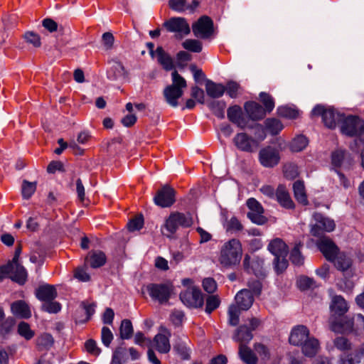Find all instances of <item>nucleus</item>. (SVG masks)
Masks as SVG:
<instances>
[{
  "mask_svg": "<svg viewBox=\"0 0 364 364\" xmlns=\"http://www.w3.org/2000/svg\"><path fill=\"white\" fill-rule=\"evenodd\" d=\"M22 252V246L18 244L14 252L12 260H9L6 264L0 266V282L4 278H9L12 281L23 285L27 280V272L23 266L19 264V257Z\"/></svg>",
  "mask_w": 364,
  "mask_h": 364,
  "instance_id": "nucleus-1",
  "label": "nucleus"
},
{
  "mask_svg": "<svg viewBox=\"0 0 364 364\" xmlns=\"http://www.w3.org/2000/svg\"><path fill=\"white\" fill-rule=\"evenodd\" d=\"M242 255V245L237 239L225 242L220 250L219 261L225 267L239 264Z\"/></svg>",
  "mask_w": 364,
  "mask_h": 364,
  "instance_id": "nucleus-2",
  "label": "nucleus"
},
{
  "mask_svg": "<svg viewBox=\"0 0 364 364\" xmlns=\"http://www.w3.org/2000/svg\"><path fill=\"white\" fill-rule=\"evenodd\" d=\"M172 84L166 86L163 92L166 102L173 107L178 105V100L183 94V89L187 87L186 80L176 70L171 73Z\"/></svg>",
  "mask_w": 364,
  "mask_h": 364,
  "instance_id": "nucleus-3",
  "label": "nucleus"
},
{
  "mask_svg": "<svg viewBox=\"0 0 364 364\" xmlns=\"http://www.w3.org/2000/svg\"><path fill=\"white\" fill-rule=\"evenodd\" d=\"M193 218L189 213L179 212L171 213L162 226V233L168 237H171L179 226L188 228L193 224Z\"/></svg>",
  "mask_w": 364,
  "mask_h": 364,
  "instance_id": "nucleus-4",
  "label": "nucleus"
},
{
  "mask_svg": "<svg viewBox=\"0 0 364 364\" xmlns=\"http://www.w3.org/2000/svg\"><path fill=\"white\" fill-rule=\"evenodd\" d=\"M341 130L348 136H358L360 141L364 143V121L358 117L349 115L342 116Z\"/></svg>",
  "mask_w": 364,
  "mask_h": 364,
  "instance_id": "nucleus-5",
  "label": "nucleus"
},
{
  "mask_svg": "<svg viewBox=\"0 0 364 364\" xmlns=\"http://www.w3.org/2000/svg\"><path fill=\"white\" fill-rule=\"evenodd\" d=\"M146 289L153 300L164 304L170 299L172 286L168 284L151 283L146 286Z\"/></svg>",
  "mask_w": 364,
  "mask_h": 364,
  "instance_id": "nucleus-6",
  "label": "nucleus"
},
{
  "mask_svg": "<svg viewBox=\"0 0 364 364\" xmlns=\"http://www.w3.org/2000/svg\"><path fill=\"white\" fill-rule=\"evenodd\" d=\"M311 115L314 117L321 116L326 127L333 129L336 123L341 121L342 116L335 112L333 108L326 109L322 105H316L311 111Z\"/></svg>",
  "mask_w": 364,
  "mask_h": 364,
  "instance_id": "nucleus-7",
  "label": "nucleus"
},
{
  "mask_svg": "<svg viewBox=\"0 0 364 364\" xmlns=\"http://www.w3.org/2000/svg\"><path fill=\"white\" fill-rule=\"evenodd\" d=\"M180 299L187 306L191 308H200L204 303L201 291L192 287L180 294Z\"/></svg>",
  "mask_w": 364,
  "mask_h": 364,
  "instance_id": "nucleus-8",
  "label": "nucleus"
},
{
  "mask_svg": "<svg viewBox=\"0 0 364 364\" xmlns=\"http://www.w3.org/2000/svg\"><path fill=\"white\" fill-rule=\"evenodd\" d=\"M195 36L208 38L214 33L213 21L208 16H202L192 25Z\"/></svg>",
  "mask_w": 364,
  "mask_h": 364,
  "instance_id": "nucleus-9",
  "label": "nucleus"
},
{
  "mask_svg": "<svg viewBox=\"0 0 364 364\" xmlns=\"http://www.w3.org/2000/svg\"><path fill=\"white\" fill-rule=\"evenodd\" d=\"M232 141L237 149L247 153H253L259 147L258 141L245 132L237 133Z\"/></svg>",
  "mask_w": 364,
  "mask_h": 364,
  "instance_id": "nucleus-10",
  "label": "nucleus"
},
{
  "mask_svg": "<svg viewBox=\"0 0 364 364\" xmlns=\"http://www.w3.org/2000/svg\"><path fill=\"white\" fill-rule=\"evenodd\" d=\"M163 26L168 32L177 33L180 38L191 33L189 24L183 17H172L164 22Z\"/></svg>",
  "mask_w": 364,
  "mask_h": 364,
  "instance_id": "nucleus-11",
  "label": "nucleus"
},
{
  "mask_svg": "<svg viewBox=\"0 0 364 364\" xmlns=\"http://www.w3.org/2000/svg\"><path fill=\"white\" fill-rule=\"evenodd\" d=\"M176 192L168 185L159 189L154 198V203L161 208L171 207L176 201Z\"/></svg>",
  "mask_w": 364,
  "mask_h": 364,
  "instance_id": "nucleus-12",
  "label": "nucleus"
},
{
  "mask_svg": "<svg viewBox=\"0 0 364 364\" xmlns=\"http://www.w3.org/2000/svg\"><path fill=\"white\" fill-rule=\"evenodd\" d=\"M279 151L271 146L262 149L259 152V161L264 167L272 168L279 164Z\"/></svg>",
  "mask_w": 364,
  "mask_h": 364,
  "instance_id": "nucleus-13",
  "label": "nucleus"
},
{
  "mask_svg": "<svg viewBox=\"0 0 364 364\" xmlns=\"http://www.w3.org/2000/svg\"><path fill=\"white\" fill-rule=\"evenodd\" d=\"M317 246L328 261H333V258L338 252V249L336 245L327 237L320 239L317 242Z\"/></svg>",
  "mask_w": 364,
  "mask_h": 364,
  "instance_id": "nucleus-14",
  "label": "nucleus"
},
{
  "mask_svg": "<svg viewBox=\"0 0 364 364\" xmlns=\"http://www.w3.org/2000/svg\"><path fill=\"white\" fill-rule=\"evenodd\" d=\"M244 109L249 119L252 121L261 120L267 114L263 107L256 102L250 101L245 102Z\"/></svg>",
  "mask_w": 364,
  "mask_h": 364,
  "instance_id": "nucleus-15",
  "label": "nucleus"
},
{
  "mask_svg": "<svg viewBox=\"0 0 364 364\" xmlns=\"http://www.w3.org/2000/svg\"><path fill=\"white\" fill-rule=\"evenodd\" d=\"M309 337L310 333L307 327L300 325L292 329L289 341L291 345L300 346Z\"/></svg>",
  "mask_w": 364,
  "mask_h": 364,
  "instance_id": "nucleus-16",
  "label": "nucleus"
},
{
  "mask_svg": "<svg viewBox=\"0 0 364 364\" xmlns=\"http://www.w3.org/2000/svg\"><path fill=\"white\" fill-rule=\"evenodd\" d=\"M330 329L338 333H349L353 332V321L351 318H343L340 320H331Z\"/></svg>",
  "mask_w": 364,
  "mask_h": 364,
  "instance_id": "nucleus-17",
  "label": "nucleus"
},
{
  "mask_svg": "<svg viewBox=\"0 0 364 364\" xmlns=\"http://www.w3.org/2000/svg\"><path fill=\"white\" fill-rule=\"evenodd\" d=\"M235 304L242 311L248 310L254 302V296L251 291L247 289L240 290L235 296Z\"/></svg>",
  "mask_w": 364,
  "mask_h": 364,
  "instance_id": "nucleus-18",
  "label": "nucleus"
},
{
  "mask_svg": "<svg viewBox=\"0 0 364 364\" xmlns=\"http://www.w3.org/2000/svg\"><path fill=\"white\" fill-rule=\"evenodd\" d=\"M12 314L20 318H28L31 316V311L28 304L23 300H18L11 304Z\"/></svg>",
  "mask_w": 364,
  "mask_h": 364,
  "instance_id": "nucleus-19",
  "label": "nucleus"
},
{
  "mask_svg": "<svg viewBox=\"0 0 364 364\" xmlns=\"http://www.w3.org/2000/svg\"><path fill=\"white\" fill-rule=\"evenodd\" d=\"M166 334L158 333L154 338V347L161 353H167L171 350L169 337L171 333L165 329Z\"/></svg>",
  "mask_w": 364,
  "mask_h": 364,
  "instance_id": "nucleus-20",
  "label": "nucleus"
},
{
  "mask_svg": "<svg viewBox=\"0 0 364 364\" xmlns=\"http://www.w3.org/2000/svg\"><path fill=\"white\" fill-rule=\"evenodd\" d=\"M278 203L284 208L293 209L294 203L291 200L290 195L284 185H279L275 193Z\"/></svg>",
  "mask_w": 364,
  "mask_h": 364,
  "instance_id": "nucleus-21",
  "label": "nucleus"
},
{
  "mask_svg": "<svg viewBox=\"0 0 364 364\" xmlns=\"http://www.w3.org/2000/svg\"><path fill=\"white\" fill-rule=\"evenodd\" d=\"M36 296L41 301H50L57 296V291L53 286L45 284L36 289Z\"/></svg>",
  "mask_w": 364,
  "mask_h": 364,
  "instance_id": "nucleus-22",
  "label": "nucleus"
},
{
  "mask_svg": "<svg viewBox=\"0 0 364 364\" xmlns=\"http://www.w3.org/2000/svg\"><path fill=\"white\" fill-rule=\"evenodd\" d=\"M238 355L245 364H257L258 362L256 354L246 344H240Z\"/></svg>",
  "mask_w": 364,
  "mask_h": 364,
  "instance_id": "nucleus-23",
  "label": "nucleus"
},
{
  "mask_svg": "<svg viewBox=\"0 0 364 364\" xmlns=\"http://www.w3.org/2000/svg\"><path fill=\"white\" fill-rule=\"evenodd\" d=\"M302 353L309 358L316 355L319 349V342L314 337H309L301 346Z\"/></svg>",
  "mask_w": 364,
  "mask_h": 364,
  "instance_id": "nucleus-24",
  "label": "nucleus"
},
{
  "mask_svg": "<svg viewBox=\"0 0 364 364\" xmlns=\"http://www.w3.org/2000/svg\"><path fill=\"white\" fill-rule=\"evenodd\" d=\"M330 309L334 314L342 316L347 312L348 307L346 300L341 296H333L331 299Z\"/></svg>",
  "mask_w": 364,
  "mask_h": 364,
  "instance_id": "nucleus-25",
  "label": "nucleus"
},
{
  "mask_svg": "<svg viewBox=\"0 0 364 364\" xmlns=\"http://www.w3.org/2000/svg\"><path fill=\"white\" fill-rule=\"evenodd\" d=\"M268 250L274 257L287 256L288 254V247L279 238H276L269 242Z\"/></svg>",
  "mask_w": 364,
  "mask_h": 364,
  "instance_id": "nucleus-26",
  "label": "nucleus"
},
{
  "mask_svg": "<svg viewBox=\"0 0 364 364\" xmlns=\"http://www.w3.org/2000/svg\"><path fill=\"white\" fill-rule=\"evenodd\" d=\"M156 55L158 63L166 70H171L173 68V62L171 55L166 53L161 46L156 49Z\"/></svg>",
  "mask_w": 364,
  "mask_h": 364,
  "instance_id": "nucleus-27",
  "label": "nucleus"
},
{
  "mask_svg": "<svg viewBox=\"0 0 364 364\" xmlns=\"http://www.w3.org/2000/svg\"><path fill=\"white\" fill-rule=\"evenodd\" d=\"M253 338L251 330L248 328L247 325L239 326L235 332L233 339L239 342L240 344H246L249 343Z\"/></svg>",
  "mask_w": 364,
  "mask_h": 364,
  "instance_id": "nucleus-28",
  "label": "nucleus"
},
{
  "mask_svg": "<svg viewBox=\"0 0 364 364\" xmlns=\"http://www.w3.org/2000/svg\"><path fill=\"white\" fill-rule=\"evenodd\" d=\"M205 90L207 95L212 98L222 97L225 91V87L220 83H215L210 80L205 81Z\"/></svg>",
  "mask_w": 364,
  "mask_h": 364,
  "instance_id": "nucleus-29",
  "label": "nucleus"
},
{
  "mask_svg": "<svg viewBox=\"0 0 364 364\" xmlns=\"http://www.w3.org/2000/svg\"><path fill=\"white\" fill-rule=\"evenodd\" d=\"M293 190L296 200L302 205H306L309 202L304 183L301 181H295L293 184Z\"/></svg>",
  "mask_w": 364,
  "mask_h": 364,
  "instance_id": "nucleus-30",
  "label": "nucleus"
},
{
  "mask_svg": "<svg viewBox=\"0 0 364 364\" xmlns=\"http://www.w3.org/2000/svg\"><path fill=\"white\" fill-rule=\"evenodd\" d=\"M107 261L105 254L100 250L90 252L89 262L92 268H98L103 266Z\"/></svg>",
  "mask_w": 364,
  "mask_h": 364,
  "instance_id": "nucleus-31",
  "label": "nucleus"
},
{
  "mask_svg": "<svg viewBox=\"0 0 364 364\" xmlns=\"http://www.w3.org/2000/svg\"><path fill=\"white\" fill-rule=\"evenodd\" d=\"M45 257V249L38 244H36L30 253V261L32 263H36L39 265H42L44 262Z\"/></svg>",
  "mask_w": 364,
  "mask_h": 364,
  "instance_id": "nucleus-32",
  "label": "nucleus"
},
{
  "mask_svg": "<svg viewBox=\"0 0 364 364\" xmlns=\"http://www.w3.org/2000/svg\"><path fill=\"white\" fill-rule=\"evenodd\" d=\"M54 344V339L49 333H43L36 339V346L38 350H49Z\"/></svg>",
  "mask_w": 364,
  "mask_h": 364,
  "instance_id": "nucleus-33",
  "label": "nucleus"
},
{
  "mask_svg": "<svg viewBox=\"0 0 364 364\" xmlns=\"http://www.w3.org/2000/svg\"><path fill=\"white\" fill-rule=\"evenodd\" d=\"M337 269L340 271L347 270L351 265L350 258L343 253H338L332 261Z\"/></svg>",
  "mask_w": 364,
  "mask_h": 364,
  "instance_id": "nucleus-34",
  "label": "nucleus"
},
{
  "mask_svg": "<svg viewBox=\"0 0 364 364\" xmlns=\"http://www.w3.org/2000/svg\"><path fill=\"white\" fill-rule=\"evenodd\" d=\"M308 139L304 135H299L294 138L289 144V149L292 152H299L304 150L308 145Z\"/></svg>",
  "mask_w": 364,
  "mask_h": 364,
  "instance_id": "nucleus-35",
  "label": "nucleus"
},
{
  "mask_svg": "<svg viewBox=\"0 0 364 364\" xmlns=\"http://www.w3.org/2000/svg\"><path fill=\"white\" fill-rule=\"evenodd\" d=\"M37 182H30L27 180H23L21 186V194L23 199H29L36 192Z\"/></svg>",
  "mask_w": 364,
  "mask_h": 364,
  "instance_id": "nucleus-36",
  "label": "nucleus"
},
{
  "mask_svg": "<svg viewBox=\"0 0 364 364\" xmlns=\"http://www.w3.org/2000/svg\"><path fill=\"white\" fill-rule=\"evenodd\" d=\"M313 217L314 220L321 225L323 230L331 232L334 230L335 223L333 220L324 218L321 213H314Z\"/></svg>",
  "mask_w": 364,
  "mask_h": 364,
  "instance_id": "nucleus-37",
  "label": "nucleus"
},
{
  "mask_svg": "<svg viewBox=\"0 0 364 364\" xmlns=\"http://www.w3.org/2000/svg\"><path fill=\"white\" fill-rule=\"evenodd\" d=\"M266 129L272 134H277L282 129L283 125L279 119L268 118L264 121Z\"/></svg>",
  "mask_w": 364,
  "mask_h": 364,
  "instance_id": "nucleus-38",
  "label": "nucleus"
},
{
  "mask_svg": "<svg viewBox=\"0 0 364 364\" xmlns=\"http://www.w3.org/2000/svg\"><path fill=\"white\" fill-rule=\"evenodd\" d=\"M119 333L122 339H129L133 334V326L130 320L124 319L119 328Z\"/></svg>",
  "mask_w": 364,
  "mask_h": 364,
  "instance_id": "nucleus-39",
  "label": "nucleus"
},
{
  "mask_svg": "<svg viewBox=\"0 0 364 364\" xmlns=\"http://www.w3.org/2000/svg\"><path fill=\"white\" fill-rule=\"evenodd\" d=\"M208 107L217 117L220 119L225 117L224 110L226 107V104L224 101H213L208 104Z\"/></svg>",
  "mask_w": 364,
  "mask_h": 364,
  "instance_id": "nucleus-40",
  "label": "nucleus"
},
{
  "mask_svg": "<svg viewBox=\"0 0 364 364\" xmlns=\"http://www.w3.org/2000/svg\"><path fill=\"white\" fill-rule=\"evenodd\" d=\"M114 64L112 67L113 74L112 76H108L109 79L116 80L120 77H127L128 73L124 66L119 61H113Z\"/></svg>",
  "mask_w": 364,
  "mask_h": 364,
  "instance_id": "nucleus-41",
  "label": "nucleus"
},
{
  "mask_svg": "<svg viewBox=\"0 0 364 364\" xmlns=\"http://www.w3.org/2000/svg\"><path fill=\"white\" fill-rule=\"evenodd\" d=\"M23 38L27 43L32 45L34 48H38L41 46V36L34 31H26Z\"/></svg>",
  "mask_w": 364,
  "mask_h": 364,
  "instance_id": "nucleus-42",
  "label": "nucleus"
},
{
  "mask_svg": "<svg viewBox=\"0 0 364 364\" xmlns=\"http://www.w3.org/2000/svg\"><path fill=\"white\" fill-rule=\"evenodd\" d=\"M301 246L302 244L301 242L296 243L290 254V260L296 265H301L304 263V259L300 252Z\"/></svg>",
  "mask_w": 364,
  "mask_h": 364,
  "instance_id": "nucleus-43",
  "label": "nucleus"
},
{
  "mask_svg": "<svg viewBox=\"0 0 364 364\" xmlns=\"http://www.w3.org/2000/svg\"><path fill=\"white\" fill-rule=\"evenodd\" d=\"M260 102L263 104V107L266 113H270L274 108V101L272 97L267 92H261L259 94Z\"/></svg>",
  "mask_w": 364,
  "mask_h": 364,
  "instance_id": "nucleus-44",
  "label": "nucleus"
},
{
  "mask_svg": "<svg viewBox=\"0 0 364 364\" xmlns=\"http://www.w3.org/2000/svg\"><path fill=\"white\" fill-rule=\"evenodd\" d=\"M240 309H238L235 304H232L228 308V323L230 326H235L239 323V316L240 314Z\"/></svg>",
  "mask_w": 364,
  "mask_h": 364,
  "instance_id": "nucleus-45",
  "label": "nucleus"
},
{
  "mask_svg": "<svg viewBox=\"0 0 364 364\" xmlns=\"http://www.w3.org/2000/svg\"><path fill=\"white\" fill-rule=\"evenodd\" d=\"M183 47L189 51L200 53L202 50V43L198 40L187 39L182 43Z\"/></svg>",
  "mask_w": 364,
  "mask_h": 364,
  "instance_id": "nucleus-46",
  "label": "nucleus"
},
{
  "mask_svg": "<svg viewBox=\"0 0 364 364\" xmlns=\"http://www.w3.org/2000/svg\"><path fill=\"white\" fill-rule=\"evenodd\" d=\"M18 333L26 340H30L34 336V331L31 329L29 324L24 321L18 323Z\"/></svg>",
  "mask_w": 364,
  "mask_h": 364,
  "instance_id": "nucleus-47",
  "label": "nucleus"
},
{
  "mask_svg": "<svg viewBox=\"0 0 364 364\" xmlns=\"http://www.w3.org/2000/svg\"><path fill=\"white\" fill-rule=\"evenodd\" d=\"M296 284L300 290L304 291L315 286V281L306 276H300L297 279Z\"/></svg>",
  "mask_w": 364,
  "mask_h": 364,
  "instance_id": "nucleus-48",
  "label": "nucleus"
},
{
  "mask_svg": "<svg viewBox=\"0 0 364 364\" xmlns=\"http://www.w3.org/2000/svg\"><path fill=\"white\" fill-rule=\"evenodd\" d=\"M264 261L257 258L252 262L251 270L257 277H264L266 274V270L263 267Z\"/></svg>",
  "mask_w": 364,
  "mask_h": 364,
  "instance_id": "nucleus-49",
  "label": "nucleus"
},
{
  "mask_svg": "<svg viewBox=\"0 0 364 364\" xmlns=\"http://www.w3.org/2000/svg\"><path fill=\"white\" fill-rule=\"evenodd\" d=\"M220 301L217 295L208 296L206 298L205 312L211 314L220 306Z\"/></svg>",
  "mask_w": 364,
  "mask_h": 364,
  "instance_id": "nucleus-50",
  "label": "nucleus"
},
{
  "mask_svg": "<svg viewBox=\"0 0 364 364\" xmlns=\"http://www.w3.org/2000/svg\"><path fill=\"white\" fill-rule=\"evenodd\" d=\"M287 256L275 257L274 259V268L277 274L282 273L288 266V261L286 259Z\"/></svg>",
  "mask_w": 364,
  "mask_h": 364,
  "instance_id": "nucleus-51",
  "label": "nucleus"
},
{
  "mask_svg": "<svg viewBox=\"0 0 364 364\" xmlns=\"http://www.w3.org/2000/svg\"><path fill=\"white\" fill-rule=\"evenodd\" d=\"M333 344L340 350L346 351L351 349L350 342L345 337L339 336L334 339Z\"/></svg>",
  "mask_w": 364,
  "mask_h": 364,
  "instance_id": "nucleus-52",
  "label": "nucleus"
},
{
  "mask_svg": "<svg viewBox=\"0 0 364 364\" xmlns=\"http://www.w3.org/2000/svg\"><path fill=\"white\" fill-rule=\"evenodd\" d=\"M284 174L287 178L294 179L299 174L298 167L294 164H287L284 166Z\"/></svg>",
  "mask_w": 364,
  "mask_h": 364,
  "instance_id": "nucleus-53",
  "label": "nucleus"
},
{
  "mask_svg": "<svg viewBox=\"0 0 364 364\" xmlns=\"http://www.w3.org/2000/svg\"><path fill=\"white\" fill-rule=\"evenodd\" d=\"M144 225V218L141 214L136 216L134 218L129 220L127 223V228L129 231H135L140 230Z\"/></svg>",
  "mask_w": 364,
  "mask_h": 364,
  "instance_id": "nucleus-54",
  "label": "nucleus"
},
{
  "mask_svg": "<svg viewBox=\"0 0 364 364\" xmlns=\"http://www.w3.org/2000/svg\"><path fill=\"white\" fill-rule=\"evenodd\" d=\"M254 349L261 357L262 360H268L270 359V353L268 348L264 344L260 343H255Z\"/></svg>",
  "mask_w": 364,
  "mask_h": 364,
  "instance_id": "nucleus-55",
  "label": "nucleus"
},
{
  "mask_svg": "<svg viewBox=\"0 0 364 364\" xmlns=\"http://www.w3.org/2000/svg\"><path fill=\"white\" fill-rule=\"evenodd\" d=\"M353 332L356 334H360L364 332V316L361 314H357L353 319Z\"/></svg>",
  "mask_w": 364,
  "mask_h": 364,
  "instance_id": "nucleus-56",
  "label": "nucleus"
},
{
  "mask_svg": "<svg viewBox=\"0 0 364 364\" xmlns=\"http://www.w3.org/2000/svg\"><path fill=\"white\" fill-rule=\"evenodd\" d=\"M248 218L257 225H264L267 223V219L263 215V213L249 212L247 213Z\"/></svg>",
  "mask_w": 364,
  "mask_h": 364,
  "instance_id": "nucleus-57",
  "label": "nucleus"
},
{
  "mask_svg": "<svg viewBox=\"0 0 364 364\" xmlns=\"http://www.w3.org/2000/svg\"><path fill=\"white\" fill-rule=\"evenodd\" d=\"M42 309L45 311L51 314L58 313L60 310V304L56 301H46L41 306Z\"/></svg>",
  "mask_w": 364,
  "mask_h": 364,
  "instance_id": "nucleus-58",
  "label": "nucleus"
},
{
  "mask_svg": "<svg viewBox=\"0 0 364 364\" xmlns=\"http://www.w3.org/2000/svg\"><path fill=\"white\" fill-rule=\"evenodd\" d=\"M102 41L105 50H111L113 48L114 37L110 32H105L102 34Z\"/></svg>",
  "mask_w": 364,
  "mask_h": 364,
  "instance_id": "nucleus-59",
  "label": "nucleus"
},
{
  "mask_svg": "<svg viewBox=\"0 0 364 364\" xmlns=\"http://www.w3.org/2000/svg\"><path fill=\"white\" fill-rule=\"evenodd\" d=\"M186 4V0H169L168 1V6L170 9L178 12L184 11Z\"/></svg>",
  "mask_w": 364,
  "mask_h": 364,
  "instance_id": "nucleus-60",
  "label": "nucleus"
},
{
  "mask_svg": "<svg viewBox=\"0 0 364 364\" xmlns=\"http://www.w3.org/2000/svg\"><path fill=\"white\" fill-rule=\"evenodd\" d=\"M241 112H242V109L240 106L235 105V106L230 107L228 109V112H227L228 118L230 122L234 123L235 122L236 119L237 118V117L241 114Z\"/></svg>",
  "mask_w": 364,
  "mask_h": 364,
  "instance_id": "nucleus-61",
  "label": "nucleus"
},
{
  "mask_svg": "<svg viewBox=\"0 0 364 364\" xmlns=\"http://www.w3.org/2000/svg\"><path fill=\"white\" fill-rule=\"evenodd\" d=\"M345 157V151L343 150H336L332 153L331 160L334 166H341L342 161Z\"/></svg>",
  "mask_w": 364,
  "mask_h": 364,
  "instance_id": "nucleus-62",
  "label": "nucleus"
},
{
  "mask_svg": "<svg viewBox=\"0 0 364 364\" xmlns=\"http://www.w3.org/2000/svg\"><path fill=\"white\" fill-rule=\"evenodd\" d=\"M279 113L280 115L289 119H295L299 115L297 110L286 107H280L279 109Z\"/></svg>",
  "mask_w": 364,
  "mask_h": 364,
  "instance_id": "nucleus-63",
  "label": "nucleus"
},
{
  "mask_svg": "<svg viewBox=\"0 0 364 364\" xmlns=\"http://www.w3.org/2000/svg\"><path fill=\"white\" fill-rule=\"evenodd\" d=\"M203 287L209 294L213 293L217 289V284L212 278H205L203 281Z\"/></svg>",
  "mask_w": 364,
  "mask_h": 364,
  "instance_id": "nucleus-64",
  "label": "nucleus"
}]
</instances>
